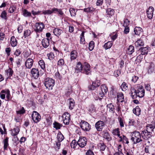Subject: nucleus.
<instances>
[{
  "label": "nucleus",
  "mask_w": 155,
  "mask_h": 155,
  "mask_svg": "<svg viewBox=\"0 0 155 155\" xmlns=\"http://www.w3.org/2000/svg\"><path fill=\"white\" fill-rule=\"evenodd\" d=\"M130 90V95L133 99L137 98V97L142 98L144 95L145 90L143 88H138L137 90L131 88Z\"/></svg>",
  "instance_id": "nucleus-1"
},
{
  "label": "nucleus",
  "mask_w": 155,
  "mask_h": 155,
  "mask_svg": "<svg viewBox=\"0 0 155 155\" xmlns=\"http://www.w3.org/2000/svg\"><path fill=\"white\" fill-rule=\"evenodd\" d=\"M131 140L134 143H137L141 141L142 140L140 133L136 131L133 132L132 134Z\"/></svg>",
  "instance_id": "nucleus-2"
},
{
  "label": "nucleus",
  "mask_w": 155,
  "mask_h": 155,
  "mask_svg": "<svg viewBox=\"0 0 155 155\" xmlns=\"http://www.w3.org/2000/svg\"><path fill=\"white\" fill-rule=\"evenodd\" d=\"M45 27V24L42 22H37L35 23L34 31L36 33L38 37L39 36L38 33L42 32Z\"/></svg>",
  "instance_id": "nucleus-3"
},
{
  "label": "nucleus",
  "mask_w": 155,
  "mask_h": 155,
  "mask_svg": "<svg viewBox=\"0 0 155 155\" xmlns=\"http://www.w3.org/2000/svg\"><path fill=\"white\" fill-rule=\"evenodd\" d=\"M80 125L81 129L84 131H87L91 129L90 125L88 122L84 120L81 121Z\"/></svg>",
  "instance_id": "nucleus-4"
},
{
  "label": "nucleus",
  "mask_w": 155,
  "mask_h": 155,
  "mask_svg": "<svg viewBox=\"0 0 155 155\" xmlns=\"http://www.w3.org/2000/svg\"><path fill=\"white\" fill-rule=\"evenodd\" d=\"M5 95L8 101L10 100V91L8 89L2 90L0 92V98L2 99H4L5 98Z\"/></svg>",
  "instance_id": "nucleus-5"
},
{
  "label": "nucleus",
  "mask_w": 155,
  "mask_h": 155,
  "mask_svg": "<svg viewBox=\"0 0 155 155\" xmlns=\"http://www.w3.org/2000/svg\"><path fill=\"white\" fill-rule=\"evenodd\" d=\"M31 117L32 120L35 123L39 122L41 119L40 115L37 111H33Z\"/></svg>",
  "instance_id": "nucleus-6"
},
{
  "label": "nucleus",
  "mask_w": 155,
  "mask_h": 155,
  "mask_svg": "<svg viewBox=\"0 0 155 155\" xmlns=\"http://www.w3.org/2000/svg\"><path fill=\"white\" fill-rule=\"evenodd\" d=\"M55 81L50 78H46L44 82L45 85L46 87H53L55 84Z\"/></svg>",
  "instance_id": "nucleus-7"
},
{
  "label": "nucleus",
  "mask_w": 155,
  "mask_h": 155,
  "mask_svg": "<svg viewBox=\"0 0 155 155\" xmlns=\"http://www.w3.org/2000/svg\"><path fill=\"white\" fill-rule=\"evenodd\" d=\"M62 117L63 123L65 125L68 124L71 120L69 114L67 112H65L63 114Z\"/></svg>",
  "instance_id": "nucleus-8"
},
{
  "label": "nucleus",
  "mask_w": 155,
  "mask_h": 155,
  "mask_svg": "<svg viewBox=\"0 0 155 155\" xmlns=\"http://www.w3.org/2000/svg\"><path fill=\"white\" fill-rule=\"evenodd\" d=\"M90 67V66L89 64L85 63L83 65L81 73L85 74L87 75L90 74L91 71Z\"/></svg>",
  "instance_id": "nucleus-9"
},
{
  "label": "nucleus",
  "mask_w": 155,
  "mask_h": 155,
  "mask_svg": "<svg viewBox=\"0 0 155 155\" xmlns=\"http://www.w3.org/2000/svg\"><path fill=\"white\" fill-rule=\"evenodd\" d=\"M34 59L28 58H27L25 62V64L26 68L30 69L32 66L34 62Z\"/></svg>",
  "instance_id": "nucleus-10"
},
{
  "label": "nucleus",
  "mask_w": 155,
  "mask_h": 155,
  "mask_svg": "<svg viewBox=\"0 0 155 155\" xmlns=\"http://www.w3.org/2000/svg\"><path fill=\"white\" fill-rule=\"evenodd\" d=\"M78 141L79 146L81 147H84L86 144L87 140L85 137H81Z\"/></svg>",
  "instance_id": "nucleus-11"
},
{
  "label": "nucleus",
  "mask_w": 155,
  "mask_h": 155,
  "mask_svg": "<svg viewBox=\"0 0 155 155\" xmlns=\"http://www.w3.org/2000/svg\"><path fill=\"white\" fill-rule=\"evenodd\" d=\"M30 73L32 76L35 79H37L39 77V74L38 68H32Z\"/></svg>",
  "instance_id": "nucleus-12"
},
{
  "label": "nucleus",
  "mask_w": 155,
  "mask_h": 155,
  "mask_svg": "<svg viewBox=\"0 0 155 155\" xmlns=\"http://www.w3.org/2000/svg\"><path fill=\"white\" fill-rule=\"evenodd\" d=\"M154 11V8L152 6H150L147 11V16L148 18L151 19L153 16V12Z\"/></svg>",
  "instance_id": "nucleus-13"
},
{
  "label": "nucleus",
  "mask_w": 155,
  "mask_h": 155,
  "mask_svg": "<svg viewBox=\"0 0 155 155\" xmlns=\"http://www.w3.org/2000/svg\"><path fill=\"white\" fill-rule=\"evenodd\" d=\"M142 137L145 139H147L150 138L151 137L150 132L147 130H143L141 133Z\"/></svg>",
  "instance_id": "nucleus-14"
},
{
  "label": "nucleus",
  "mask_w": 155,
  "mask_h": 155,
  "mask_svg": "<svg viewBox=\"0 0 155 155\" xmlns=\"http://www.w3.org/2000/svg\"><path fill=\"white\" fill-rule=\"evenodd\" d=\"M78 53L75 50H73L71 51L70 53V60L71 62L75 59L78 57Z\"/></svg>",
  "instance_id": "nucleus-15"
},
{
  "label": "nucleus",
  "mask_w": 155,
  "mask_h": 155,
  "mask_svg": "<svg viewBox=\"0 0 155 155\" xmlns=\"http://www.w3.org/2000/svg\"><path fill=\"white\" fill-rule=\"evenodd\" d=\"M25 112V110L23 107L20 105H18L16 110V113L17 115L22 114Z\"/></svg>",
  "instance_id": "nucleus-16"
},
{
  "label": "nucleus",
  "mask_w": 155,
  "mask_h": 155,
  "mask_svg": "<svg viewBox=\"0 0 155 155\" xmlns=\"http://www.w3.org/2000/svg\"><path fill=\"white\" fill-rule=\"evenodd\" d=\"M155 128V121L151 124H147L146 126V130L150 133L151 132L153 131V129Z\"/></svg>",
  "instance_id": "nucleus-17"
},
{
  "label": "nucleus",
  "mask_w": 155,
  "mask_h": 155,
  "mask_svg": "<svg viewBox=\"0 0 155 155\" xmlns=\"http://www.w3.org/2000/svg\"><path fill=\"white\" fill-rule=\"evenodd\" d=\"M42 45L44 48H48L50 45L49 39L48 38H44L41 41Z\"/></svg>",
  "instance_id": "nucleus-18"
},
{
  "label": "nucleus",
  "mask_w": 155,
  "mask_h": 155,
  "mask_svg": "<svg viewBox=\"0 0 155 155\" xmlns=\"http://www.w3.org/2000/svg\"><path fill=\"white\" fill-rule=\"evenodd\" d=\"M11 131L12 135L15 137L18 134L20 131V128L18 126L16 127L13 129H12Z\"/></svg>",
  "instance_id": "nucleus-19"
},
{
  "label": "nucleus",
  "mask_w": 155,
  "mask_h": 155,
  "mask_svg": "<svg viewBox=\"0 0 155 155\" xmlns=\"http://www.w3.org/2000/svg\"><path fill=\"white\" fill-rule=\"evenodd\" d=\"M53 32L54 35L59 37L61 35L63 32L62 30L58 28H56L54 29Z\"/></svg>",
  "instance_id": "nucleus-20"
},
{
  "label": "nucleus",
  "mask_w": 155,
  "mask_h": 155,
  "mask_svg": "<svg viewBox=\"0 0 155 155\" xmlns=\"http://www.w3.org/2000/svg\"><path fill=\"white\" fill-rule=\"evenodd\" d=\"M10 43L12 47H15L18 44V41L14 36L11 37L10 41Z\"/></svg>",
  "instance_id": "nucleus-21"
},
{
  "label": "nucleus",
  "mask_w": 155,
  "mask_h": 155,
  "mask_svg": "<svg viewBox=\"0 0 155 155\" xmlns=\"http://www.w3.org/2000/svg\"><path fill=\"white\" fill-rule=\"evenodd\" d=\"M83 65L80 62L77 63L76 65V67L75 68V71L77 73L81 72L83 68Z\"/></svg>",
  "instance_id": "nucleus-22"
},
{
  "label": "nucleus",
  "mask_w": 155,
  "mask_h": 155,
  "mask_svg": "<svg viewBox=\"0 0 155 155\" xmlns=\"http://www.w3.org/2000/svg\"><path fill=\"white\" fill-rule=\"evenodd\" d=\"M5 72L7 74L8 78H10L12 76L14 71L11 68L9 67L8 69L5 70Z\"/></svg>",
  "instance_id": "nucleus-23"
},
{
  "label": "nucleus",
  "mask_w": 155,
  "mask_h": 155,
  "mask_svg": "<svg viewBox=\"0 0 155 155\" xmlns=\"http://www.w3.org/2000/svg\"><path fill=\"white\" fill-rule=\"evenodd\" d=\"M104 125V123L103 121H97V130L101 131Z\"/></svg>",
  "instance_id": "nucleus-24"
},
{
  "label": "nucleus",
  "mask_w": 155,
  "mask_h": 155,
  "mask_svg": "<svg viewBox=\"0 0 155 155\" xmlns=\"http://www.w3.org/2000/svg\"><path fill=\"white\" fill-rule=\"evenodd\" d=\"M54 13H58V15L63 16L64 15V13L61 9H59L57 8H53Z\"/></svg>",
  "instance_id": "nucleus-25"
},
{
  "label": "nucleus",
  "mask_w": 155,
  "mask_h": 155,
  "mask_svg": "<svg viewBox=\"0 0 155 155\" xmlns=\"http://www.w3.org/2000/svg\"><path fill=\"white\" fill-rule=\"evenodd\" d=\"M134 45L136 47H138L140 46H143L144 45V43L143 41L141 39H138L137 41L135 42Z\"/></svg>",
  "instance_id": "nucleus-26"
},
{
  "label": "nucleus",
  "mask_w": 155,
  "mask_h": 155,
  "mask_svg": "<svg viewBox=\"0 0 155 155\" xmlns=\"http://www.w3.org/2000/svg\"><path fill=\"white\" fill-rule=\"evenodd\" d=\"M133 113L136 115L139 116L140 114L141 110L138 106L133 109Z\"/></svg>",
  "instance_id": "nucleus-27"
},
{
  "label": "nucleus",
  "mask_w": 155,
  "mask_h": 155,
  "mask_svg": "<svg viewBox=\"0 0 155 155\" xmlns=\"http://www.w3.org/2000/svg\"><path fill=\"white\" fill-rule=\"evenodd\" d=\"M124 96L123 94L120 93L117 95V101L119 102H122L124 101Z\"/></svg>",
  "instance_id": "nucleus-28"
},
{
  "label": "nucleus",
  "mask_w": 155,
  "mask_h": 155,
  "mask_svg": "<svg viewBox=\"0 0 155 155\" xmlns=\"http://www.w3.org/2000/svg\"><path fill=\"white\" fill-rule=\"evenodd\" d=\"M38 64L40 68L43 70L45 69V63L44 61L41 59L38 61Z\"/></svg>",
  "instance_id": "nucleus-29"
},
{
  "label": "nucleus",
  "mask_w": 155,
  "mask_h": 155,
  "mask_svg": "<svg viewBox=\"0 0 155 155\" xmlns=\"http://www.w3.org/2000/svg\"><path fill=\"white\" fill-rule=\"evenodd\" d=\"M53 8L51 10H43L41 11L42 14L44 15H50L54 13Z\"/></svg>",
  "instance_id": "nucleus-30"
},
{
  "label": "nucleus",
  "mask_w": 155,
  "mask_h": 155,
  "mask_svg": "<svg viewBox=\"0 0 155 155\" xmlns=\"http://www.w3.org/2000/svg\"><path fill=\"white\" fill-rule=\"evenodd\" d=\"M0 17L2 18L5 20V21H7L8 19V17L7 15V13L5 10H3L2 12Z\"/></svg>",
  "instance_id": "nucleus-31"
},
{
  "label": "nucleus",
  "mask_w": 155,
  "mask_h": 155,
  "mask_svg": "<svg viewBox=\"0 0 155 155\" xmlns=\"http://www.w3.org/2000/svg\"><path fill=\"white\" fill-rule=\"evenodd\" d=\"M31 31L28 29L25 30L24 32L23 37L24 38H26L30 36L31 34Z\"/></svg>",
  "instance_id": "nucleus-32"
},
{
  "label": "nucleus",
  "mask_w": 155,
  "mask_h": 155,
  "mask_svg": "<svg viewBox=\"0 0 155 155\" xmlns=\"http://www.w3.org/2000/svg\"><path fill=\"white\" fill-rule=\"evenodd\" d=\"M107 109L110 112L114 113V107L113 104L110 103L107 105Z\"/></svg>",
  "instance_id": "nucleus-33"
},
{
  "label": "nucleus",
  "mask_w": 155,
  "mask_h": 155,
  "mask_svg": "<svg viewBox=\"0 0 155 155\" xmlns=\"http://www.w3.org/2000/svg\"><path fill=\"white\" fill-rule=\"evenodd\" d=\"M140 52L142 54H147L148 51V48L147 47L142 48L140 49Z\"/></svg>",
  "instance_id": "nucleus-34"
},
{
  "label": "nucleus",
  "mask_w": 155,
  "mask_h": 155,
  "mask_svg": "<svg viewBox=\"0 0 155 155\" xmlns=\"http://www.w3.org/2000/svg\"><path fill=\"white\" fill-rule=\"evenodd\" d=\"M74 101L72 98L69 99V108L70 110H72L74 107Z\"/></svg>",
  "instance_id": "nucleus-35"
},
{
  "label": "nucleus",
  "mask_w": 155,
  "mask_h": 155,
  "mask_svg": "<svg viewBox=\"0 0 155 155\" xmlns=\"http://www.w3.org/2000/svg\"><path fill=\"white\" fill-rule=\"evenodd\" d=\"M134 52V47L132 45H130L127 51V53L129 54H131Z\"/></svg>",
  "instance_id": "nucleus-36"
},
{
  "label": "nucleus",
  "mask_w": 155,
  "mask_h": 155,
  "mask_svg": "<svg viewBox=\"0 0 155 155\" xmlns=\"http://www.w3.org/2000/svg\"><path fill=\"white\" fill-rule=\"evenodd\" d=\"M85 32L84 31H82L80 35V44H85V41L84 37Z\"/></svg>",
  "instance_id": "nucleus-37"
},
{
  "label": "nucleus",
  "mask_w": 155,
  "mask_h": 155,
  "mask_svg": "<svg viewBox=\"0 0 155 155\" xmlns=\"http://www.w3.org/2000/svg\"><path fill=\"white\" fill-rule=\"evenodd\" d=\"M112 134L115 136H119L120 135V132L118 128L114 129L112 131Z\"/></svg>",
  "instance_id": "nucleus-38"
},
{
  "label": "nucleus",
  "mask_w": 155,
  "mask_h": 155,
  "mask_svg": "<svg viewBox=\"0 0 155 155\" xmlns=\"http://www.w3.org/2000/svg\"><path fill=\"white\" fill-rule=\"evenodd\" d=\"M57 139L59 142H61L64 139V137L60 132H59L58 134Z\"/></svg>",
  "instance_id": "nucleus-39"
},
{
  "label": "nucleus",
  "mask_w": 155,
  "mask_h": 155,
  "mask_svg": "<svg viewBox=\"0 0 155 155\" xmlns=\"http://www.w3.org/2000/svg\"><path fill=\"white\" fill-rule=\"evenodd\" d=\"M54 127L56 130L59 129L62 126L61 124H60L57 122H55L53 123Z\"/></svg>",
  "instance_id": "nucleus-40"
},
{
  "label": "nucleus",
  "mask_w": 155,
  "mask_h": 155,
  "mask_svg": "<svg viewBox=\"0 0 155 155\" xmlns=\"http://www.w3.org/2000/svg\"><path fill=\"white\" fill-rule=\"evenodd\" d=\"M23 15L26 17H31V13L28 12L26 9H24L23 10Z\"/></svg>",
  "instance_id": "nucleus-41"
},
{
  "label": "nucleus",
  "mask_w": 155,
  "mask_h": 155,
  "mask_svg": "<svg viewBox=\"0 0 155 155\" xmlns=\"http://www.w3.org/2000/svg\"><path fill=\"white\" fill-rule=\"evenodd\" d=\"M141 28L140 27H136L134 30L135 34L137 35H139L141 32Z\"/></svg>",
  "instance_id": "nucleus-42"
},
{
  "label": "nucleus",
  "mask_w": 155,
  "mask_h": 155,
  "mask_svg": "<svg viewBox=\"0 0 155 155\" xmlns=\"http://www.w3.org/2000/svg\"><path fill=\"white\" fill-rule=\"evenodd\" d=\"M8 138L7 137L3 140L4 149V150H6L7 147L8 146Z\"/></svg>",
  "instance_id": "nucleus-43"
},
{
  "label": "nucleus",
  "mask_w": 155,
  "mask_h": 155,
  "mask_svg": "<svg viewBox=\"0 0 155 155\" xmlns=\"http://www.w3.org/2000/svg\"><path fill=\"white\" fill-rule=\"evenodd\" d=\"M78 145V141L77 142L75 140H73L71 143V148L75 149Z\"/></svg>",
  "instance_id": "nucleus-44"
},
{
  "label": "nucleus",
  "mask_w": 155,
  "mask_h": 155,
  "mask_svg": "<svg viewBox=\"0 0 155 155\" xmlns=\"http://www.w3.org/2000/svg\"><path fill=\"white\" fill-rule=\"evenodd\" d=\"M112 45V42L110 41H108L105 43L104 45V47L106 49L110 48Z\"/></svg>",
  "instance_id": "nucleus-45"
},
{
  "label": "nucleus",
  "mask_w": 155,
  "mask_h": 155,
  "mask_svg": "<svg viewBox=\"0 0 155 155\" xmlns=\"http://www.w3.org/2000/svg\"><path fill=\"white\" fill-rule=\"evenodd\" d=\"M64 61L63 59H59L57 62V66L59 67H61L64 65Z\"/></svg>",
  "instance_id": "nucleus-46"
},
{
  "label": "nucleus",
  "mask_w": 155,
  "mask_h": 155,
  "mask_svg": "<svg viewBox=\"0 0 155 155\" xmlns=\"http://www.w3.org/2000/svg\"><path fill=\"white\" fill-rule=\"evenodd\" d=\"M106 12L107 15L111 16L114 14V11L113 9L108 8L107 9Z\"/></svg>",
  "instance_id": "nucleus-47"
},
{
  "label": "nucleus",
  "mask_w": 155,
  "mask_h": 155,
  "mask_svg": "<svg viewBox=\"0 0 155 155\" xmlns=\"http://www.w3.org/2000/svg\"><path fill=\"white\" fill-rule=\"evenodd\" d=\"M94 47V41H91L89 44V49L90 51H92Z\"/></svg>",
  "instance_id": "nucleus-48"
},
{
  "label": "nucleus",
  "mask_w": 155,
  "mask_h": 155,
  "mask_svg": "<svg viewBox=\"0 0 155 155\" xmlns=\"http://www.w3.org/2000/svg\"><path fill=\"white\" fill-rule=\"evenodd\" d=\"M69 12L71 16H75L76 15V11L75 9L73 8H70L69 9Z\"/></svg>",
  "instance_id": "nucleus-49"
},
{
  "label": "nucleus",
  "mask_w": 155,
  "mask_h": 155,
  "mask_svg": "<svg viewBox=\"0 0 155 155\" xmlns=\"http://www.w3.org/2000/svg\"><path fill=\"white\" fill-rule=\"evenodd\" d=\"M48 59L50 60H52L54 58V55L53 53L50 52L47 54Z\"/></svg>",
  "instance_id": "nucleus-50"
},
{
  "label": "nucleus",
  "mask_w": 155,
  "mask_h": 155,
  "mask_svg": "<svg viewBox=\"0 0 155 155\" xmlns=\"http://www.w3.org/2000/svg\"><path fill=\"white\" fill-rule=\"evenodd\" d=\"M41 11H36L35 10H32L31 12L32 14L33 15H41Z\"/></svg>",
  "instance_id": "nucleus-51"
},
{
  "label": "nucleus",
  "mask_w": 155,
  "mask_h": 155,
  "mask_svg": "<svg viewBox=\"0 0 155 155\" xmlns=\"http://www.w3.org/2000/svg\"><path fill=\"white\" fill-rule=\"evenodd\" d=\"M130 21L128 20L127 19H125L124 20V23L123 25V26L124 27H127L130 25Z\"/></svg>",
  "instance_id": "nucleus-52"
},
{
  "label": "nucleus",
  "mask_w": 155,
  "mask_h": 155,
  "mask_svg": "<svg viewBox=\"0 0 155 155\" xmlns=\"http://www.w3.org/2000/svg\"><path fill=\"white\" fill-rule=\"evenodd\" d=\"M54 76L57 79H58L60 80H61L62 78V76L60 75L58 71L57 72L55 73Z\"/></svg>",
  "instance_id": "nucleus-53"
},
{
  "label": "nucleus",
  "mask_w": 155,
  "mask_h": 155,
  "mask_svg": "<svg viewBox=\"0 0 155 155\" xmlns=\"http://www.w3.org/2000/svg\"><path fill=\"white\" fill-rule=\"evenodd\" d=\"M11 51V49L10 47L6 48L5 49V52L8 56L10 55Z\"/></svg>",
  "instance_id": "nucleus-54"
},
{
  "label": "nucleus",
  "mask_w": 155,
  "mask_h": 155,
  "mask_svg": "<svg viewBox=\"0 0 155 155\" xmlns=\"http://www.w3.org/2000/svg\"><path fill=\"white\" fill-rule=\"evenodd\" d=\"M16 10V8L14 6H11L8 10V12L10 13H12Z\"/></svg>",
  "instance_id": "nucleus-55"
},
{
  "label": "nucleus",
  "mask_w": 155,
  "mask_h": 155,
  "mask_svg": "<svg viewBox=\"0 0 155 155\" xmlns=\"http://www.w3.org/2000/svg\"><path fill=\"white\" fill-rule=\"evenodd\" d=\"M22 61L21 59L20 58L18 59L17 61L15 62L16 64H17V67L19 68L21 65V62Z\"/></svg>",
  "instance_id": "nucleus-56"
},
{
  "label": "nucleus",
  "mask_w": 155,
  "mask_h": 155,
  "mask_svg": "<svg viewBox=\"0 0 155 155\" xmlns=\"http://www.w3.org/2000/svg\"><path fill=\"white\" fill-rule=\"evenodd\" d=\"M31 54V53L28 51H25L23 54L24 57L25 58H28L30 55Z\"/></svg>",
  "instance_id": "nucleus-57"
},
{
  "label": "nucleus",
  "mask_w": 155,
  "mask_h": 155,
  "mask_svg": "<svg viewBox=\"0 0 155 155\" xmlns=\"http://www.w3.org/2000/svg\"><path fill=\"white\" fill-rule=\"evenodd\" d=\"M93 11V8L92 7H90L84 9V11L85 12H88Z\"/></svg>",
  "instance_id": "nucleus-58"
},
{
  "label": "nucleus",
  "mask_w": 155,
  "mask_h": 155,
  "mask_svg": "<svg viewBox=\"0 0 155 155\" xmlns=\"http://www.w3.org/2000/svg\"><path fill=\"white\" fill-rule=\"evenodd\" d=\"M123 139V140L122 141L123 143L128 144L129 143L128 139L125 136H124Z\"/></svg>",
  "instance_id": "nucleus-59"
},
{
  "label": "nucleus",
  "mask_w": 155,
  "mask_h": 155,
  "mask_svg": "<svg viewBox=\"0 0 155 155\" xmlns=\"http://www.w3.org/2000/svg\"><path fill=\"white\" fill-rule=\"evenodd\" d=\"M136 122L133 119H130L129 121V125L130 126L135 125Z\"/></svg>",
  "instance_id": "nucleus-60"
},
{
  "label": "nucleus",
  "mask_w": 155,
  "mask_h": 155,
  "mask_svg": "<svg viewBox=\"0 0 155 155\" xmlns=\"http://www.w3.org/2000/svg\"><path fill=\"white\" fill-rule=\"evenodd\" d=\"M119 120L120 127H124V124L122 119L121 117H120L119 118Z\"/></svg>",
  "instance_id": "nucleus-61"
},
{
  "label": "nucleus",
  "mask_w": 155,
  "mask_h": 155,
  "mask_svg": "<svg viewBox=\"0 0 155 155\" xmlns=\"http://www.w3.org/2000/svg\"><path fill=\"white\" fill-rule=\"evenodd\" d=\"M5 35L4 33L0 32V40L1 41H3Z\"/></svg>",
  "instance_id": "nucleus-62"
},
{
  "label": "nucleus",
  "mask_w": 155,
  "mask_h": 155,
  "mask_svg": "<svg viewBox=\"0 0 155 155\" xmlns=\"http://www.w3.org/2000/svg\"><path fill=\"white\" fill-rule=\"evenodd\" d=\"M101 144L100 149L102 151H104L105 149L106 146L104 145V143H100Z\"/></svg>",
  "instance_id": "nucleus-63"
},
{
  "label": "nucleus",
  "mask_w": 155,
  "mask_h": 155,
  "mask_svg": "<svg viewBox=\"0 0 155 155\" xmlns=\"http://www.w3.org/2000/svg\"><path fill=\"white\" fill-rule=\"evenodd\" d=\"M21 52L19 49H17L14 53V55L16 56H19L21 54Z\"/></svg>",
  "instance_id": "nucleus-64"
}]
</instances>
